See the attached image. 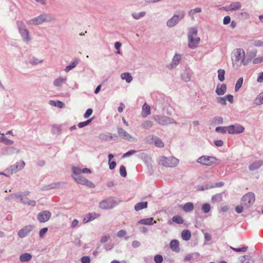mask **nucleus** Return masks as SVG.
<instances>
[{
    "mask_svg": "<svg viewBox=\"0 0 263 263\" xmlns=\"http://www.w3.org/2000/svg\"><path fill=\"white\" fill-rule=\"evenodd\" d=\"M95 218L96 217L94 216L93 214L89 213L87 215H86V216L83 218V221L84 223H87L89 221L94 220Z\"/></svg>",
    "mask_w": 263,
    "mask_h": 263,
    "instance_id": "42",
    "label": "nucleus"
},
{
    "mask_svg": "<svg viewBox=\"0 0 263 263\" xmlns=\"http://www.w3.org/2000/svg\"><path fill=\"white\" fill-rule=\"evenodd\" d=\"M245 128L243 126L236 124L234 125H231L229 126V134H238L243 133Z\"/></svg>",
    "mask_w": 263,
    "mask_h": 263,
    "instance_id": "15",
    "label": "nucleus"
},
{
    "mask_svg": "<svg viewBox=\"0 0 263 263\" xmlns=\"http://www.w3.org/2000/svg\"><path fill=\"white\" fill-rule=\"evenodd\" d=\"M160 161L161 164L165 167H175L179 163V160L173 157L168 158L163 157L160 159Z\"/></svg>",
    "mask_w": 263,
    "mask_h": 263,
    "instance_id": "10",
    "label": "nucleus"
},
{
    "mask_svg": "<svg viewBox=\"0 0 263 263\" xmlns=\"http://www.w3.org/2000/svg\"><path fill=\"white\" fill-rule=\"evenodd\" d=\"M231 249H232L233 250L236 251V252H246L248 250V247H242V248H233L232 247H230Z\"/></svg>",
    "mask_w": 263,
    "mask_h": 263,
    "instance_id": "60",
    "label": "nucleus"
},
{
    "mask_svg": "<svg viewBox=\"0 0 263 263\" xmlns=\"http://www.w3.org/2000/svg\"><path fill=\"white\" fill-rule=\"evenodd\" d=\"M48 228H43L42 229L40 230L39 232V236L41 238H43L45 235V234L48 231Z\"/></svg>",
    "mask_w": 263,
    "mask_h": 263,
    "instance_id": "61",
    "label": "nucleus"
},
{
    "mask_svg": "<svg viewBox=\"0 0 263 263\" xmlns=\"http://www.w3.org/2000/svg\"><path fill=\"white\" fill-rule=\"evenodd\" d=\"M32 258V255L28 253L22 254L20 256V260L21 262H24L30 260Z\"/></svg>",
    "mask_w": 263,
    "mask_h": 263,
    "instance_id": "28",
    "label": "nucleus"
},
{
    "mask_svg": "<svg viewBox=\"0 0 263 263\" xmlns=\"http://www.w3.org/2000/svg\"><path fill=\"white\" fill-rule=\"evenodd\" d=\"M118 133L120 137L125 140L133 142H136L137 141L135 138L133 137L122 128H118Z\"/></svg>",
    "mask_w": 263,
    "mask_h": 263,
    "instance_id": "14",
    "label": "nucleus"
},
{
    "mask_svg": "<svg viewBox=\"0 0 263 263\" xmlns=\"http://www.w3.org/2000/svg\"><path fill=\"white\" fill-rule=\"evenodd\" d=\"M217 103L222 104L223 105H226L227 104V102L225 98L223 97H218L216 99Z\"/></svg>",
    "mask_w": 263,
    "mask_h": 263,
    "instance_id": "59",
    "label": "nucleus"
},
{
    "mask_svg": "<svg viewBox=\"0 0 263 263\" xmlns=\"http://www.w3.org/2000/svg\"><path fill=\"white\" fill-rule=\"evenodd\" d=\"M218 78L220 82L224 80L225 71L223 69H220L218 70Z\"/></svg>",
    "mask_w": 263,
    "mask_h": 263,
    "instance_id": "48",
    "label": "nucleus"
},
{
    "mask_svg": "<svg viewBox=\"0 0 263 263\" xmlns=\"http://www.w3.org/2000/svg\"><path fill=\"white\" fill-rule=\"evenodd\" d=\"M181 237L183 240L187 241L191 237V233L188 230H184L181 232Z\"/></svg>",
    "mask_w": 263,
    "mask_h": 263,
    "instance_id": "33",
    "label": "nucleus"
},
{
    "mask_svg": "<svg viewBox=\"0 0 263 263\" xmlns=\"http://www.w3.org/2000/svg\"><path fill=\"white\" fill-rule=\"evenodd\" d=\"M255 196L254 193L249 192L244 195L241 199V204L246 209L251 207L254 203Z\"/></svg>",
    "mask_w": 263,
    "mask_h": 263,
    "instance_id": "7",
    "label": "nucleus"
},
{
    "mask_svg": "<svg viewBox=\"0 0 263 263\" xmlns=\"http://www.w3.org/2000/svg\"><path fill=\"white\" fill-rule=\"evenodd\" d=\"M121 78L122 80H125L127 83H130L133 80V77L129 72H124L121 74Z\"/></svg>",
    "mask_w": 263,
    "mask_h": 263,
    "instance_id": "31",
    "label": "nucleus"
},
{
    "mask_svg": "<svg viewBox=\"0 0 263 263\" xmlns=\"http://www.w3.org/2000/svg\"><path fill=\"white\" fill-rule=\"evenodd\" d=\"M199 256V254L198 253H193L191 254H187L184 257L185 261H192V259L194 258H198Z\"/></svg>",
    "mask_w": 263,
    "mask_h": 263,
    "instance_id": "36",
    "label": "nucleus"
},
{
    "mask_svg": "<svg viewBox=\"0 0 263 263\" xmlns=\"http://www.w3.org/2000/svg\"><path fill=\"white\" fill-rule=\"evenodd\" d=\"M92 109L91 108H88L86 110L85 113L84 114V118L85 119H87L88 118V117H89L92 113Z\"/></svg>",
    "mask_w": 263,
    "mask_h": 263,
    "instance_id": "63",
    "label": "nucleus"
},
{
    "mask_svg": "<svg viewBox=\"0 0 263 263\" xmlns=\"http://www.w3.org/2000/svg\"><path fill=\"white\" fill-rule=\"evenodd\" d=\"M136 153H137V151L133 150H133H130V151L126 152V153H125L122 156V158H126V157H129L130 156H131L132 155H134Z\"/></svg>",
    "mask_w": 263,
    "mask_h": 263,
    "instance_id": "58",
    "label": "nucleus"
},
{
    "mask_svg": "<svg viewBox=\"0 0 263 263\" xmlns=\"http://www.w3.org/2000/svg\"><path fill=\"white\" fill-rule=\"evenodd\" d=\"M54 20L50 14L43 13L34 18L27 21V24L30 25H39L44 22H50Z\"/></svg>",
    "mask_w": 263,
    "mask_h": 263,
    "instance_id": "3",
    "label": "nucleus"
},
{
    "mask_svg": "<svg viewBox=\"0 0 263 263\" xmlns=\"http://www.w3.org/2000/svg\"><path fill=\"white\" fill-rule=\"evenodd\" d=\"M17 26L23 40L26 42L31 41V37L29 35V31L26 28V26L22 21H17L16 22Z\"/></svg>",
    "mask_w": 263,
    "mask_h": 263,
    "instance_id": "6",
    "label": "nucleus"
},
{
    "mask_svg": "<svg viewBox=\"0 0 263 263\" xmlns=\"http://www.w3.org/2000/svg\"><path fill=\"white\" fill-rule=\"evenodd\" d=\"M146 15V12L141 11L139 13L133 12L132 13V16L133 18L135 20H139L143 17H144Z\"/></svg>",
    "mask_w": 263,
    "mask_h": 263,
    "instance_id": "35",
    "label": "nucleus"
},
{
    "mask_svg": "<svg viewBox=\"0 0 263 263\" xmlns=\"http://www.w3.org/2000/svg\"><path fill=\"white\" fill-rule=\"evenodd\" d=\"M182 79L185 82H189L191 80V76L188 72H184L182 74Z\"/></svg>",
    "mask_w": 263,
    "mask_h": 263,
    "instance_id": "56",
    "label": "nucleus"
},
{
    "mask_svg": "<svg viewBox=\"0 0 263 263\" xmlns=\"http://www.w3.org/2000/svg\"><path fill=\"white\" fill-rule=\"evenodd\" d=\"M51 216V212L46 210L39 212L37 215V219L40 222L43 223L48 221Z\"/></svg>",
    "mask_w": 263,
    "mask_h": 263,
    "instance_id": "13",
    "label": "nucleus"
},
{
    "mask_svg": "<svg viewBox=\"0 0 263 263\" xmlns=\"http://www.w3.org/2000/svg\"><path fill=\"white\" fill-rule=\"evenodd\" d=\"M217 160L218 159L214 157L202 156L197 159V162L202 165L210 166L216 164Z\"/></svg>",
    "mask_w": 263,
    "mask_h": 263,
    "instance_id": "8",
    "label": "nucleus"
},
{
    "mask_svg": "<svg viewBox=\"0 0 263 263\" xmlns=\"http://www.w3.org/2000/svg\"><path fill=\"white\" fill-rule=\"evenodd\" d=\"M238 263H254V260L249 255H243L238 258Z\"/></svg>",
    "mask_w": 263,
    "mask_h": 263,
    "instance_id": "24",
    "label": "nucleus"
},
{
    "mask_svg": "<svg viewBox=\"0 0 263 263\" xmlns=\"http://www.w3.org/2000/svg\"><path fill=\"white\" fill-rule=\"evenodd\" d=\"M43 62L42 60H40L37 58L33 57L29 61V63L33 65H37L40 63H42Z\"/></svg>",
    "mask_w": 263,
    "mask_h": 263,
    "instance_id": "51",
    "label": "nucleus"
},
{
    "mask_svg": "<svg viewBox=\"0 0 263 263\" xmlns=\"http://www.w3.org/2000/svg\"><path fill=\"white\" fill-rule=\"evenodd\" d=\"M211 209L210 205L209 203H204L201 206V210L204 213H208Z\"/></svg>",
    "mask_w": 263,
    "mask_h": 263,
    "instance_id": "52",
    "label": "nucleus"
},
{
    "mask_svg": "<svg viewBox=\"0 0 263 263\" xmlns=\"http://www.w3.org/2000/svg\"><path fill=\"white\" fill-rule=\"evenodd\" d=\"M194 204L192 202H187L182 207L183 210L185 212H190L194 210Z\"/></svg>",
    "mask_w": 263,
    "mask_h": 263,
    "instance_id": "32",
    "label": "nucleus"
},
{
    "mask_svg": "<svg viewBox=\"0 0 263 263\" xmlns=\"http://www.w3.org/2000/svg\"><path fill=\"white\" fill-rule=\"evenodd\" d=\"M185 16L184 11H178L175 12L174 15L166 22V25L170 28L176 26Z\"/></svg>",
    "mask_w": 263,
    "mask_h": 263,
    "instance_id": "4",
    "label": "nucleus"
},
{
    "mask_svg": "<svg viewBox=\"0 0 263 263\" xmlns=\"http://www.w3.org/2000/svg\"><path fill=\"white\" fill-rule=\"evenodd\" d=\"M126 234V232L124 230H121L117 233V236L119 238H122Z\"/></svg>",
    "mask_w": 263,
    "mask_h": 263,
    "instance_id": "62",
    "label": "nucleus"
},
{
    "mask_svg": "<svg viewBox=\"0 0 263 263\" xmlns=\"http://www.w3.org/2000/svg\"><path fill=\"white\" fill-rule=\"evenodd\" d=\"M154 120L160 125H167L168 124H177L176 121L170 117L165 116H156L154 117Z\"/></svg>",
    "mask_w": 263,
    "mask_h": 263,
    "instance_id": "9",
    "label": "nucleus"
},
{
    "mask_svg": "<svg viewBox=\"0 0 263 263\" xmlns=\"http://www.w3.org/2000/svg\"><path fill=\"white\" fill-rule=\"evenodd\" d=\"M50 104L51 105L58 107L59 108H63L65 106L64 103L60 101H50Z\"/></svg>",
    "mask_w": 263,
    "mask_h": 263,
    "instance_id": "43",
    "label": "nucleus"
},
{
    "mask_svg": "<svg viewBox=\"0 0 263 263\" xmlns=\"http://www.w3.org/2000/svg\"><path fill=\"white\" fill-rule=\"evenodd\" d=\"M34 227L32 225H27L24 227L23 229L18 231L17 235L20 238H24L28 235L34 229Z\"/></svg>",
    "mask_w": 263,
    "mask_h": 263,
    "instance_id": "16",
    "label": "nucleus"
},
{
    "mask_svg": "<svg viewBox=\"0 0 263 263\" xmlns=\"http://www.w3.org/2000/svg\"><path fill=\"white\" fill-rule=\"evenodd\" d=\"M181 59V55L180 54H175L168 67L170 69L175 68L180 62Z\"/></svg>",
    "mask_w": 263,
    "mask_h": 263,
    "instance_id": "18",
    "label": "nucleus"
},
{
    "mask_svg": "<svg viewBox=\"0 0 263 263\" xmlns=\"http://www.w3.org/2000/svg\"><path fill=\"white\" fill-rule=\"evenodd\" d=\"M202 11L201 8L197 7L189 11L188 14L192 21H195V15L197 13H200Z\"/></svg>",
    "mask_w": 263,
    "mask_h": 263,
    "instance_id": "26",
    "label": "nucleus"
},
{
    "mask_svg": "<svg viewBox=\"0 0 263 263\" xmlns=\"http://www.w3.org/2000/svg\"><path fill=\"white\" fill-rule=\"evenodd\" d=\"M214 124H222L223 122V118L221 117L216 116L214 117L212 121Z\"/></svg>",
    "mask_w": 263,
    "mask_h": 263,
    "instance_id": "46",
    "label": "nucleus"
},
{
    "mask_svg": "<svg viewBox=\"0 0 263 263\" xmlns=\"http://www.w3.org/2000/svg\"><path fill=\"white\" fill-rule=\"evenodd\" d=\"M156 223V221L153 218H147L142 219L138 221V224L152 226Z\"/></svg>",
    "mask_w": 263,
    "mask_h": 263,
    "instance_id": "22",
    "label": "nucleus"
},
{
    "mask_svg": "<svg viewBox=\"0 0 263 263\" xmlns=\"http://www.w3.org/2000/svg\"><path fill=\"white\" fill-rule=\"evenodd\" d=\"M254 103L257 105L263 104V92L259 93L255 99Z\"/></svg>",
    "mask_w": 263,
    "mask_h": 263,
    "instance_id": "40",
    "label": "nucleus"
},
{
    "mask_svg": "<svg viewBox=\"0 0 263 263\" xmlns=\"http://www.w3.org/2000/svg\"><path fill=\"white\" fill-rule=\"evenodd\" d=\"M147 207V202L144 201V202H140L137 203L135 205L134 208L136 211H139L142 209H145Z\"/></svg>",
    "mask_w": 263,
    "mask_h": 263,
    "instance_id": "29",
    "label": "nucleus"
},
{
    "mask_svg": "<svg viewBox=\"0 0 263 263\" xmlns=\"http://www.w3.org/2000/svg\"><path fill=\"white\" fill-rule=\"evenodd\" d=\"M150 114V107L145 103L142 106V116L143 117H146Z\"/></svg>",
    "mask_w": 263,
    "mask_h": 263,
    "instance_id": "30",
    "label": "nucleus"
},
{
    "mask_svg": "<svg viewBox=\"0 0 263 263\" xmlns=\"http://www.w3.org/2000/svg\"><path fill=\"white\" fill-rule=\"evenodd\" d=\"M25 163L24 161L22 160L17 162L15 164L11 165L9 168L6 170V172L10 174L16 173L19 170L24 168Z\"/></svg>",
    "mask_w": 263,
    "mask_h": 263,
    "instance_id": "11",
    "label": "nucleus"
},
{
    "mask_svg": "<svg viewBox=\"0 0 263 263\" xmlns=\"http://www.w3.org/2000/svg\"><path fill=\"white\" fill-rule=\"evenodd\" d=\"M171 249L175 252H178L179 251V241L177 240L174 239L170 242Z\"/></svg>",
    "mask_w": 263,
    "mask_h": 263,
    "instance_id": "27",
    "label": "nucleus"
},
{
    "mask_svg": "<svg viewBox=\"0 0 263 263\" xmlns=\"http://www.w3.org/2000/svg\"><path fill=\"white\" fill-rule=\"evenodd\" d=\"M153 139L154 141L155 144L156 146L158 147H164V143L159 138L157 137H154L153 138Z\"/></svg>",
    "mask_w": 263,
    "mask_h": 263,
    "instance_id": "37",
    "label": "nucleus"
},
{
    "mask_svg": "<svg viewBox=\"0 0 263 263\" xmlns=\"http://www.w3.org/2000/svg\"><path fill=\"white\" fill-rule=\"evenodd\" d=\"M243 81V78H242V77L239 78L237 80V81L236 83V84H235V91H238L239 90V89L242 86Z\"/></svg>",
    "mask_w": 263,
    "mask_h": 263,
    "instance_id": "47",
    "label": "nucleus"
},
{
    "mask_svg": "<svg viewBox=\"0 0 263 263\" xmlns=\"http://www.w3.org/2000/svg\"><path fill=\"white\" fill-rule=\"evenodd\" d=\"M241 7V3L239 2H236L232 3L230 5L225 7L224 9L226 11H236L240 9Z\"/></svg>",
    "mask_w": 263,
    "mask_h": 263,
    "instance_id": "19",
    "label": "nucleus"
},
{
    "mask_svg": "<svg viewBox=\"0 0 263 263\" xmlns=\"http://www.w3.org/2000/svg\"><path fill=\"white\" fill-rule=\"evenodd\" d=\"M80 60L79 59L74 60L72 63H71L69 65L67 66L65 69V71L66 72H68L74 67L77 66V65L79 63Z\"/></svg>",
    "mask_w": 263,
    "mask_h": 263,
    "instance_id": "34",
    "label": "nucleus"
},
{
    "mask_svg": "<svg viewBox=\"0 0 263 263\" xmlns=\"http://www.w3.org/2000/svg\"><path fill=\"white\" fill-rule=\"evenodd\" d=\"M154 259L156 263H162L163 258L162 255L158 254L155 256Z\"/></svg>",
    "mask_w": 263,
    "mask_h": 263,
    "instance_id": "57",
    "label": "nucleus"
},
{
    "mask_svg": "<svg viewBox=\"0 0 263 263\" xmlns=\"http://www.w3.org/2000/svg\"><path fill=\"white\" fill-rule=\"evenodd\" d=\"M214 187V184L211 183L210 184H206L205 185H199L197 187L198 191H204L205 190H208Z\"/></svg>",
    "mask_w": 263,
    "mask_h": 263,
    "instance_id": "49",
    "label": "nucleus"
},
{
    "mask_svg": "<svg viewBox=\"0 0 263 263\" xmlns=\"http://www.w3.org/2000/svg\"><path fill=\"white\" fill-rule=\"evenodd\" d=\"M10 196L12 198H14V199H19L20 201H21V199L23 198L22 193L12 194L10 195Z\"/></svg>",
    "mask_w": 263,
    "mask_h": 263,
    "instance_id": "54",
    "label": "nucleus"
},
{
    "mask_svg": "<svg viewBox=\"0 0 263 263\" xmlns=\"http://www.w3.org/2000/svg\"><path fill=\"white\" fill-rule=\"evenodd\" d=\"M2 135L3 136L1 137L0 141L4 143L6 145H11L14 143L13 141L8 139L6 137H5L4 134H2Z\"/></svg>",
    "mask_w": 263,
    "mask_h": 263,
    "instance_id": "45",
    "label": "nucleus"
},
{
    "mask_svg": "<svg viewBox=\"0 0 263 263\" xmlns=\"http://www.w3.org/2000/svg\"><path fill=\"white\" fill-rule=\"evenodd\" d=\"M263 164V161L262 160H258L256 161L252 164H251L249 166V168L250 171H255L257 169H258Z\"/></svg>",
    "mask_w": 263,
    "mask_h": 263,
    "instance_id": "25",
    "label": "nucleus"
},
{
    "mask_svg": "<svg viewBox=\"0 0 263 263\" xmlns=\"http://www.w3.org/2000/svg\"><path fill=\"white\" fill-rule=\"evenodd\" d=\"M120 174L123 177H125L127 175L126 168L123 165H121L120 167Z\"/></svg>",
    "mask_w": 263,
    "mask_h": 263,
    "instance_id": "55",
    "label": "nucleus"
},
{
    "mask_svg": "<svg viewBox=\"0 0 263 263\" xmlns=\"http://www.w3.org/2000/svg\"><path fill=\"white\" fill-rule=\"evenodd\" d=\"M119 201L114 197H109L100 202L99 206L102 209H110L118 204Z\"/></svg>",
    "mask_w": 263,
    "mask_h": 263,
    "instance_id": "5",
    "label": "nucleus"
},
{
    "mask_svg": "<svg viewBox=\"0 0 263 263\" xmlns=\"http://www.w3.org/2000/svg\"><path fill=\"white\" fill-rule=\"evenodd\" d=\"M73 173L75 176H80L82 173V169L77 166H72L71 167Z\"/></svg>",
    "mask_w": 263,
    "mask_h": 263,
    "instance_id": "53",
    "label": "nucleus"
},
{
    "mask_svg": "<svg viewBox=\"0 0 263 263\" xmlns=\"http://www.w3.org/2000/svg\"><path fill=\"white\" fill-rule=\"evenodd\" d=\"M20 153V150L14 147H6L2 149V153L5 155H10L15 153Z\"/></svg>",
    "mask_w": 263,
    "mask_h": 263,
    "instance_id": "17",
    "label": "nucleus"
},
{
    "mask_svg": "<svg viewBox=\"0 0 263 263\" xmlns=\"http://www.w3.org/2000/svg\"><path fill=\"white\" fill-rule=\"evenodd\" d=\"M67 81V78L66 77H60L55 79L53 82V84L55 87H62L63 84H65Z\"/></svg>",
    "mask_w": 263,
    "mask_h": 263,
    "instance_id": "20",
    "label": "nucleus"
},
{
    "mask_svg": "<svg viewBox=\"0 0 263 263\" xmlns=\"http://www.w3.org/2000/svg\"><path fill=\"white\" fill-rule=\"evenodd\" d=\"M227 91V86L225 84H222L221 85L218 84L215 90L216 93L219 96L224 95Z\"/></svg>",
    "mask_w": 263,
    "mask_h": 263,
    "instance_id": "23",
    "label": "nucleus"
},
{
    "mask_svg": "<svg viewBox=\"0 0 263 263\" xmlns=\"http://www.w3.org/2000/svg\"><path fill=\"white\" fill-rule=\"evenodd\" d=\"M73 178L79 184L85 185L89 187H94V184L81 176H72Z\"/></svg>",
    "mask_w": 263,
    "mask_h": 263,
    "instance_id": "12",
    "label": "nucleus"
},
{
    "mask_svg": "<svg viewBox=\"0 0 263 263\" xmlns=\"http://www.w3.org/2000/svg\"><path fill=\"white\" fill-rule=\"evenodd\" d=\"M215 131L221 134L229 133V126H218L215 129Z\"/></svg>",
    "mask_w": 263,
    "mask_h": 263,
    "instance_id": "38",
    "label": "nucleus"
},
{
    "mask_svg": "<svg viewBox=\"0 0 263 263\" xmlns=\"http://www.w3.org/2000/svg\"><path fill=\"white\" fill-rule=\"evenodd\" d=\"M61 132V129L59 126L53 125L51 128V133L54 134H59Z\"/></svg>",
    "mask_w": 263,
    "mask_h": 263,
    "instance_id": "50",
    "label": "nucleus"
},
{
    "mask_svg": "<svg viewBox=\"0 0 263 263\" xmlns=\"http://www.w3.org/2000/svg\"><path fill=\"white\" fill-rule=\"evenodd\" d=\"M198 28L192 27L189 29L187 33L188 46L190 48L194 49L198 47L200 39L197 36Z\"/></svg>",
    "mask_w": 263,
    "mask_h": 263,
    "instance_id": "2",
    "label": "nucleus"
},
{
    "mask_svg": "<svg viewBox=\"0 0 263 263\" xmlns=\"http://www.w3.org/2000/svg\"><path fill=\"white\" fill-rule=\"evenodd\" d=\"M211 200L213 203L219 202L222 200V195L221 194H217L212 196Z\"/></svg>",
    "mask_w": 263,
    "mask_h": 263,
    "instance_id": "41",
    "label": "nucleus"
},
{
    "mask_svg": "<svg viewBox=\"0 0 263 263\" xmlns=\"http://www.w3.org/2000/svg\"><path fill=\"white\" fill-rule=\"evenodd\" d=\"M172 221L177 224H182L184 222L183 218L179 215L174 216L172 218Z\"/></svg>",
    "mask_w": 263,
    "mask_h": 263,
    "instance_id": "44",
    "label": "nucleus"
},
{
    "mask_svg": "<svg viewBox=\"0 0 263 263\" xmlns=\"http://www.w3.org/2000/svg\"><path fill=\"white\" fill-rule=\"evenodd\" d=\"M248 63L249 60H245V52L243 49H237L234 59H232L233 67L236 69H238L242 64L247 65Z\"/></svg>",
    "mask_w": 263,
    "mask_h": 263,
    "instance_id": "1",
    "label": "nucleus"
},
{
    "mask_svg": "<svg viewBox=\"0 0 263 263\" xmlns=\"http://www.w3.org/2000/svg\"><path fill=\"white\" fill-rule=\"evenodd\" d=\"M81 261L82 263H89L90 262V259L89 256H85L81 258Z\"/></svg>",
    "mask_w": 263,
    "mask_h": 263,
    "instance_id": "64",
    "label": "nucleus"
},
{
    "mask_svg": "<svg viewBox=\"0 0 263 263\" xmlns=\"http://www.w3.org/2000/svg\"><path fill=\"white\" fill-rule=\"evenodd\" d=\"M63 182H56L52 183L43 186L41 189L42 191H47L51 189H59L61 187V184H63Z\"/></svg>",
    "mask_w": 263,
    "mask_h": 263,
    "instance_id": "21",
    "label": "nucleus"
},
{
    "mask_svg": "<svg viewBox=\"0 0 263 263\" xmlns=\"http://www.w3.org/2000/svg\"><path fill=\"white\" fill-rule=\"evenodd\" d=\"M153 122L149 120H146L141 124L142 128L146 129H149L153 126Z\"/></svg>",
    "mask_w": 263,
    "mask_h": 263,
    "instance_id": "39",
    "label": "nucleus"
}]
</instances>
